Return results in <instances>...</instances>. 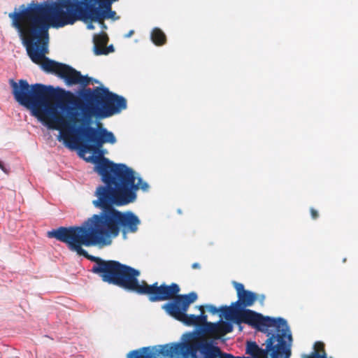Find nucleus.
<instances>
[{
	"instance_id": "nucleus-1",
	"label": "nucleus",
	"mask_w": 358,
	"mask_h": 358,
	"mask_svg": "<svg viewBox=\"0 0 358 358\" xmlns=\"http://www.w3.org/2000/svg\"><path fill=\"white\" fill-rule=\"evenodd\" d=\"M68 85L79 84L84 88L76 96L70 91L61 90L62 98L56 105L49 101L55 96L53 87L36 83L29 85L26 80L9 83L15 101L31 110L34 116L49 128L59 130L65 143L69 147L78 143L77 136L85 144L84 148L97 152L105 143L115 144L113 132L98 122L92 127L93 119L103 120L127 108L124 97L113 93L106 87L85 88L92 78L82 76L80 71L64 64L58 76Z\"/></svg>"
},
{
	"instance_id": "nucleus-2",
	"label": "nucleus",
	"mask_w": 358,
	"mask_h": 358,
	"mask_svg": "<svg viewBox=\"0 0 358 358\" xmlns=\"http://www.w3.org/2000/svg\"><path fill=\"white\" fill-rule=\"evenodd\" d=\"M94 171L105 183L97 187L94 194L97 199L92 202L101 212L93 215L80 226L60 227L48 231L47 235L66 243L71 251L94 262L91 271L96 274L105 260L89 255L83 246L109 245L121 230L124 234L136 232L140 224L138 217L131 212H120L113 206L134 202L137 191L141 189L146 192L149 185L137 177L131 168L124 164H114L105 157L97 160Z\"/></svg>"
},
{
	"instance_id": "nucleus-3",
	"label": "nucleus",
	"mask_w": 358,
	"mask_h": 358,
	"mask_svg": "<svg viewBox=\"0 0 358 358\" xmlns=\"http://www.w3.org/2000/svg\"><path fill=\"white\" fill-rule=\"evenodd\" d=\"M8 17L31 60L45 71L59 76L64 64L45 56L48 53L49 29L66 24L50 6V1H31L27 6L22 4L19 10L10 13Z\"/></svg>"
},
{
	"instance_id": "nucleus-4",
	"label": "nucleus",
	"mask_w": 358,
	"mask_h": 358,
	"mask_svg": "<svg viewBox=\"0 0 358 358\" xmlns=\"http://www.w3.org/2000/svg\"><path fill=\"white\" fill-rule=\"evenodd\" d=\"M101 280L126 290L141 295H147L151 302L163 301L173 298L180 289L178 284L159 285L157 282L148 285L145 280L139 282L140 271L115 260H105L96 273Z\"/></svg>"
},
{
	"instance_id": "nucleus-5",
	"label": "nucleus",
	"mask_w": 358,
	"mask_h": 358,
	"mask_svg": "<svg viewBox=\"0 0 358 358\" xmlns=\"http://www.w3.org/2000/svg\"><path fill=\"white\" fill-rule=\"evenodd\" d=\"M111 2H99L97 5L85 0H57L50 2V6L66 25L77 21L95 22L102 24L106 19L117 20L120 18L112 10Z\"/></svg>"
},
{
	"instance_id": "nucleus-6",
	"label": "nucleus",
	"mask_w": 358,
	"mask_h": 358,
	"mask_svg": "<svg viewBox=\"0 0 358 358\" xmlns=\"http://www.w3.org/2000/svg\"><path fill=\"white\" fill-rule=\"evenodd\" d=\"M233 331V325L229 322H208L204 324L202 330L188 332L183 335L184 341L173 343L152 348L143 347L139 350L131 351L127 358H169V354L173 351L189 350L192 342L197 334H201L208 343H213L211 338H220Z\"/></svg>"
},
{
	"instance_id": "nucleus-7",
	"label": "nucleus",
	"mask_w": 358,
	"mask_h": 358,
	"mask_svg": "<svg viewBox=\"0 0 358 358\" xmlns=\"http://www.w3.org/2000/svg\"><path fill=\"white\" fill-rule=\"evenodd\" d=\"M233 285L236 291L238 300L233 302L230 306L220 307V310L227 320L238 324L240 330L242 329L241 323L247 324L260 331H264L268 326L274 325L277 318L264 317L260 313L246 308L252 306L257 301L256 293L245 289L242 283L234 281Z\"/></svg>"
},
{
	"instance_id": "nucleus-8",
	"label": "nucleus",
	"mask_w": 358,
	"mask_h": 358,
	"mask_svg": "<svg viewBox=\"0 0 358 358\" xmlns=\"http://www.w3.org/2000/svg\"><path fill=\"white\" fill-rule=\"evenodd\" d=\"M273 327L274 332L271 333L266 329L267 339L265 342L264 349L260 348L255 342H248L246 353L253 358H290L292 355V346L293 338L291 330L286 320L278 317Z\"/></svg>"
},
{
	"instance_id": "nucleus-9",
	"label": "nucleus",
	"mask_w": 358,
	"mask_h": 358,
	"mask_svg": "<svg viewBox=\"0 0 358 358\" xmlns=\"http://www.w3.org/2000/svg\"><path fill=\"white\" fill-rule=\"evenodd\" d=\"M178 293L173 298L169 299V300H173L164 303L162 307V309L168 315L187 326L203 327L204 324L206 323L207 315L203 306L198 307L201 311L199 315L187 314L190 304L197 299L196 293L194 292L187 294H178Z\"/></svg>"
},
{
	"instance_id": "nucleus-10",
	"label": "nucleus",
	"mask_w": 358,
	"mask_h": 358,
	"mask_svg": "<svg viewBox=\"0 0 358 358\" xmlns=\"http://www.w3.org/2000/svg\"><path fill=\"white\" fill-rule=\"evenodd\" d=\"M189 348V350L173 351L169 354V358H231V354L223 352L219 347L208 343L201 334L194 336Z\"/></svg>"
},
{
	"instance_id": "nucleus-11",
	"label": "nucleus",
	"mask_w": 358,
	"mask_h": 358,
	"mask_svg": "<svg viewBox=\"0 0 358 358\" xmlns=\"http://www.w3.org/2000/svg\"><path fill=\"white\" fill-rule=\"evenodd\" d=\"M303 358H327L324 343L315 342L313 345V351L310 355H303Z\"/></svg>"
},
{
	"instance_id": "nucleus-12",
	"label": "nucleus",
	"mask_w": 358,
	"mask_h": 358,
	"mask_svg": "<svg viewBox=\"0 0 358 358\" xmlns=\"http://www.w3.org/2000/svg\"><path fill=\"white\" fill-rule=\"evenodd\" d=\"M94 52L96 55V51H102L108 42V37L104 32L94 35Z\"/></svg>"
},
{
	"instance_id": "nucleus-13",
	"label": "nucleus",
	"mask_w": 358,
	"mask_h": 358,
	"mask_svg": "<svg viewBox=\"0 0 358 358\" xmlns=\"http://www.w3.org/2000/svg\"><path fill=\"white\" fill-rule=\"evenodd\" d=\"M150 36L153 43L157 46L163 45L166 42L165 34L158 27H155L152 30Z\"/></svg>"
},
{
	"instance_id": "nucleus-14",
	"label": "nucleus",
	"mask_w": 358,
	"mask_h": 358,
	"mask_svg": "<svg viewBox=\"0 0 358 358\" xmlns=\"http://www.w3.org/2000/svg\"><path fill=\"white\" fill-rule=\"evenodd\" d=\"M114 51V48L112 45H109L108 47H105L104 48H102V51H96V55H108L110 52H113Z\"/></svg>"
},
{
	"instance_id": "nucleus-15",
	"label": "nucleus",
	"mask_w": 358,
	"mask_h": 358,
	"mask_svg": "<svg viewBox=\"0 0 358 358\" xmlns=\"http://www.w3.org/2000/svg\"><path fill=\"white\" fill-rule=\"evenodd\" d=\"M206 308L208 309V310L212 314H216L217 313H218L219 311H220V313H222V311L220 310V308H216L215 306L213 305H208L206 306ZM220 317H224V315L221 313Z\"/></svg>"
},
{
	"instance_id": "nucleus-16",
	"label": "nucleus",
	"mask_w": 358,
	"mask_h": 358,
	"mask_svg": "<svg viewBox=\"0 0 358 358\" xmlns=\"http://www.w3.org/2000/svg\"><path fill=\"white\" fill-rule=\"evenodd\" d=\"M117 0H85V1L88 3H93V5H97V3L99 2H111L113 3L115 1H117Z\"/></svg>"
},
{
	"instance_id": "nucleus-17",
	"label": "nucleus",
	"mask_w": 358,
	"mask_h": 358,
	"mask_svg": "<svg viewBox=\"0 0 358 358\" xmlns=\"http://www.w3.org/2000/svg\"><path fill=\"white\" fill-rule=\"evenodd\" d=\"M310 215H311V217L313 219V220H316L319 217V213L317 212V210H315V208H311L310 209Z\"/></svg>"
},
{
	"instance_id": "nucleus-18",
	"label": "nucleus",
	"mask_w": 358,
	"mask_h": 358,
	"mask_svg": "<svg viewBox=\"0 0 358 358\" xmlns=\"http://www.w3.org/2000/svg\"><path fill=\"white\" fill-rule=\"evenodd\" d=\"M0 169L6 173H8V170L6 169V168L5 167L4 164H3V162H1L0 161Z\"/></svg>"
},
{
	"instance_id": "nucleus-19",
	"label": "nucleus",
	"mask_w": 358,
	"mask_h": 358,
	"mask_svg": "<svg viewBox=\"0 0 358 358\" xmlns=\"http://www.w3.org/2000/svg\"><path fill=\"white\" fill-rule=\"evenodd\" d=\"M92 22H86L87 24V28L88 29H94V25L92 24Z\"/></svg>"
},
{
	"instance_id": "nucleus-20",
	"label": "nucleus",
	"mask_w": 358,
	"mask_h": 358,
	"mask_svg": "<svg viewBox=\"0 0 358 358\" xmlns=\"http://www.w3.org/2000/svg\"><path fill=\"white\" fill-rule=\"evenodd\" d=\"M192 268H200V265L199 263H194L192 265Z\"/></svg>"
},
{
	"instance_id": "nucleus-21",
	"label": "nucleus",
	"mask_w": 358,
	"mask_h": 358,
	"mask_svg": "<svg viewBox=\"0 0 358 358\" xmlns=\"http://www.w3.org/2000/svg\"><path fill=\"white\" fill-rule=\"evenodd\" d=\"M99 24L101 25L102 29H106L107 28V27H106V24L104 22V20L103 21L102 24Z\"/></svg>"
},
{
	"instance_id": "nucleus-22",
	"label": "nucleus",
	"mask_w": 358,
	"mask_h": 358,
	"mask_svg": "<svg viewBox=\"0 0 358 358\" xmlns=\"http://www.w3.org/2000/svg\"><path fill=\"white\" fill-rule=\"evenodd\" d=\"M134 34V31L131 30L127 35L126 37H130Z\"/></svg>"
},
{
	"instance_id": "nucleus-23",
	"label": "nucleus",
	"mask_w": 358,
	"mask_h": 358,
	"mask_svg": "<svg viewBox=\"0 0 358 358\" xmlns=\"http://www.w3.org/2000/svg\"><path fill=\"white\" fill-rule=\"evenodd\" d=\"M231 358H243V357H235V356L231 355Z\"/></svg>"
},
{
	"instance_id": "nucleus-24",
	"label": "nucleus",
	"mask_w": 358,
	"mask_h": 358,
	"mask_svg": "<svg viewBox=\"0 0 358 358\" xmlns=\"http://www.w3.org/2000/svg\"><path fill=\"white\" fill-rule=\"evenodd\" d=\"M243 358H250V357H243Z\"/></svg>"
},
{
	"instance_id": "nucleus-25",
	"label": "nucleus",
	"mask_w": 358,
	"mask_h": 358,
	"mask_svg": "<svg viewBox=\"0 0 358 358\" xmlns=\"http://www.w3.org/2000/svg\"><path fill=\"white\" fill-rule=\"evenodd\" d=\"M264 358H268V357H264Z\"/></svg>"
}]
</instances>
